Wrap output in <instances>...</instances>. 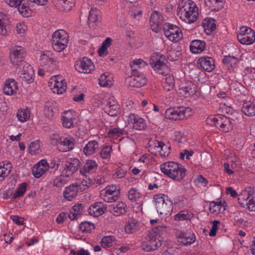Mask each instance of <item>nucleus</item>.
Returning <instances> with one entry per match:
<instances>
[{
	"label": "nucleus",
	"mask_w": 255,
	"mask_h": 255,
	"mask_svg": "<svg viewBox=\"0 0 255 255\" xmlns=\"http://www.w3.org/2000/svg\"><path fill=\"white\" fill-rule=\"evenodd\" d=\"M164 20L162 14L157 11L152 12L150 17V23L152 30L156 31L158 28L163 23Z\"/></svg>",
	"instance_id": "393cba45"
},
{
	"label": "nucleus",
	"mask_w": 255,
	"mask_h": 255,
	"mask_svg": "<svg viewBox=\"0 0 255 255\" xmlns=\"http://www.w3.org/2000/svg\"><path fill=\"white\" fill-rule=\"evenodd\" d=\"M120 192L116 185L107 186L100 192V197L105 201L112 203L118 199Z\"/></svg>",
	"instance_id": "9d476101"
},
{
	"label": "nucleus",
	"mask_w": 255,
	"mask_h": 255,
	"mask_svg": "<svg viewBox=\"0 0 255 255\" xmlns=\"http://www.w3.org/2000/svg\"><path fill=\"white\" fill-rule=\"evenodd\" d=\"M179 92L183 96L189 97L195 93V86L191 83L187 86H182L179 88Z\"/></svg>",
	"instance_id": "49530a36"
},
{
	"label": "nucleus",
	"mask_w": 255,
	"mask_h": 255,
	"mask_svg": "<svg viewBox=\"0 0 255 255\" xmlns=\"http://www.w3.org/2000/svg\"><path fill=\"white\" fill-rule=\"evenodd\" d=\"M57 5L61 10L69 12L75 5V0H58Z\"/></svg>",
	"instance_id": "79ce46f5"
},
{
	"label": "nucleus",
	"mask_w": 255,
	"mask_h": 255,
	"mask_svg": "<svg viewBox=\"0 0 255 255\" xmlns=\"http://www.w3.org/2000/svg\"><path fill=\"white\" fill-rule=\"evenodd\" d=\"M165 77L162 80L163 88L167 91L172 90L174 87L175 81L173 75L165 74Z\"/></svg>",
	"instance_id": "37998d69"
},
{
	"label": "nucleus",
	"mask_w": 255,
	"mask_h": 255,
	"mask_svg": "<svg viewBox=\"0 0 255 255\" xmlns=\"http://www.w3.org/2000/svg\"><path fill=\"white\" fill-rule=\"evenodd\" d=\"M80 160L76 157L68 158L65 162L62 173L67 177L72 175L78 169Z\"/></svg>",
	"instance_id": "dca6fc26"
},
{
	"label": "nucleus",
	"mask_w": 255,
	"mask_h": 255,
	"mask_svg": "<svg viewBox=\"0 0 255 255\" xmlns=\"http://www.w3.org/2000/svg\"><path fill=\"white\" fill-rule=\"evenodd\" d=\"M99 11L97 9H91L89 12L88 24L89 26L94 27V24L98 20Z\"/></svg>",
	"instance_id": "6e6d98bb"
},
{
	"label": "nucleus",
	"mask_w": 255,
	"mask_h": 255,
	"mask_svg": "<svg viewBox=\"0 0 255 255\" xmlns=\"http://www.w3.org/2000/svg\"><path fill=\"white\" fill-rule=\"evenodd\" d=\"M28 69L26 72L25 70L22 71L20 73L19 77L22 81H25L27 83H30L33 82V72L32 68L30 65H27Z\"/></svg>",
	"instance_id": "de8ad7c7"
},
{
	"label": "nucleus",
	"mask_w": 255,
	"mask_h": 255,
	"mask_svg": "<svg viewBox=\"0 0 255 255\" xmlns=\"http://www.w3.org/2000/svg\"><path fill=\"white\" fill-rule=\"evenodd\" d=\"M207 124L215 126L220 130L227 132L233 128L231 119L222 115L211 116L206 119Z\"/></svg>",
	"instance_id": "7ed1b4c3"
},
{
	"label": "nucleus",
	"mask_w": 255,
	"mask_h": 255,
	"mask_svg": "<svg viewBox=\"0 0 255 255\" xmlns=\"http://www.w3.org/2000/svg\"><path fill=\"white\" fill-rule=\"evenodd\" d=\"M154 199L156 206V208L158 207V206L163 204L167 200L170 199L168 197L164 194H158L154 196Z\"/></svg>",
	"instance_id": "052dcab7"
},
{
	"label": "nucleus",
	"mask_w": 255,
	"mask_h": 255,
	"mask_svg": "<svg viewBox=\"0 0 255 255\" xmlns=\"http://www.w3.org/2000/svg\"><path fill=\"white\" fill-rule=\"evenodd\" d=\"M112 147L111 145H105L101 149L100 154L102 158L108 159L111 157Z\"/></svg>",
	"instance_id": "0e129e2a"
},
{
	"label": "nucleus",
	"mask_w": 255,
	"mask_h": 255,
	"mask_svg": "<svg viewBox=\"0 0 255 255\" xmlns=\"http://www.w3.org/2000/svg\"><path fill=\"white\" fill-rule=\"evenodd\" d=\"M197 64L205 71L211 72L215 67V61L213 58L207 56H203L198 59Z\"/></svg>",
	"instance_id": "b1692460"
},
{
	"label": "nucleus",
	"mask_w": 255,
	"mask_h": 255,
	"mask_svg": "<svg viewBox=\"0 0 255 255\" xmlns=\"http://www.w3.org/2000/svg\"><path fill=\"white\" fill-rule=\"evenodd\" d=\"M17 89V83L13 79L6 80L3 87V92L7 95H12L16 92Z\"/></svg>",
	"instance_id": "cd10ccee"
},
{
	"label": "nucleus",
	"mask_w": 255,
	"mask_h": 255,
	"mask_svg": "<svg viewBox=\"0 0 255 255\" xmlns=\"http://www.w3.org/2000/svg\"><path fill=\"white\" fill-rule=\"evenodd\" d=\"M127 169L123 167H119L115 169L112 177L115 179H121L124 177L127 174Z\"/></svg>",
	"instance_id": "e2e57ef3"
},
{
	"label": "nucleus",
	"mask_w": 255,
	"mask_h": 255,
	"mask_svg": "<svg viewBox=\"0 0 255 255\" xmlns=\"http://www.w3.org/2000/svg\"><path fill=\"white\" fill-rule=\"evenodd\" d=\"M147 65V63L141 59H135L130 62L132 73H141L140 70Z\"/></svg>",
	"instance_id": "4c0bfd02"
},
{
	"label": "nucleus",
	"mask_w": 255,
	"mask_h": 255,
	"mask_svg": "<svg viewBox=\"0 0 255 255\" xmlns=\"http://www.w3.org/2000/svg\"><path fill=\"white\" fill-rule=\"evenodd\" d=\"M116 242V238L114 236H105L104 237L101 241V243L103 248L108 249L112 247Z\"/></svg>",
	"instance_id": "603ef678"
},
{
	"label": "nucleus",
	"mask_w": 255,
	"mask_h": 255,
	"mask_svg": "<svg viewBox=\"0 0 255 255\" xmlns=\"http://www.w3.org/2000/svg\"><path fill=\"white\" fill-rule=\"evenodd\" d=\"M128 14L134 21H138L142 17V10L138 4H133L129 7Z\"/></svg>",
	"instance_id": "2f4dec72"
},
{
	"label": "nucleus",
	"mask_w": 255,
	"mask_h": 255,
	"mask_svg": "<svg viewBox=\"0 0 255 255\" xmlns=\"http://www.w3.org/2000/svg\"><path fill=\"white\" fill-rule=\"evenodd\" d=\"M175 235L178 242L184 245H191L196 240L194 234L191 232L186 233L180 230H176Z\"/></svg>",
	"instance_id": "a211bd4d"
},
{
	"label": "nucleus",
	"mask_w": 255,
	"mask_h": 255,
	"mask_svg": "<svg viewBox=\"0 0 255 255\" xmlns=\"http://www.w3.org/2000/svg\"><path fill=\"white\" fill-rule=\"evenodd\" d=\"M164 57L158 56H153L151 59L150 63L154 70L159 74L165 75L168 73L169 68L164 62Z\"/></svg>",
	"instance_id": "2eb2a0df"
},
{
	"label": "nucleus",
	"mask_w": 255,
	"mask_h": 255,
	"mask_svg": "<svg viewBox=\"0 0 255 255\" xmlns=\"http://www.w3.org/2000/svg\"><path fill=\"white\" fill-rule=\"evenodd\" d=\"M193 214L187 210L180 211L174 216V220L176 221H182L190 220L193 217Z\"/></svg>",
	"instance_id": "a18cd8bd"
},
{
	"label": "nucleus",
	"mask_w": 255,
	"mask_h": 255,
	"mask_svg": "<svg viewBox=\"0 0 255 255\" xmlns=\"http://www.w3.org/2000/svg\"><path fill=\"white\" fill-rule=\"evenodd\" d=\"M27 187V184L23 182L18 185L15 193L13 194V198L16 199L22 196L25 193Z\"/></svg>",
	"instance_id": "bf43d9fd"
},
{
	"label": "nucleus",
	"mask_w": 255,
	"mask_h": 255,
	"mask_svg": "<svg viewBox=\"0 0 255 255\" xmlns=\"http://www.w3.org/2000/svg\"><path fill=\"white\" fill-rule=\"evenodd\" d=\"M206 43L200 40H193L190 44V50L193 53L198 54L203 51L206 48Z\"/></svg>",
	"instance_id": "f704fd0d"
},
{
	"label": "nucleus",
	"mask_w": 255,
	"mask_h": 255,
	"mask_svg": "<svg viewBox=\"0 0 255 255\" xmlns=\"http://www.w3.org/2000/svg\"><path fill=\"white\" fill-rule=\"evenodd\" d=\"M172 138L173 141L177 143H184L187 141L186 136L180 131H175Z\"/></svg>",
	"instance_id": "13d9d810"
},
{
	"label": "nucleus",
	"mask_w": 255,
	"mask_h": 255,
	"mask_svg": "<svg viewBox=\"0 0 255 255\" xmlns=\"http://www.w3.org/2000/svg\"><path fill=\"white\" fill-rule=\"evenodd\" d=\"M68 43V35L63 29L56 31L52 35V46L58 52H61L65 49Z\"/></svg>",
	"instance_id": "0eeeda50"
},
{
	"label": "nucleus",
	"mask_w": 255,
	"mask_h": 255,
	"mask_svg": "<svg viewBox=\"0 0 255 255\" xmlns=\"http://www.w3.org/2000/svg\"><path fill=\"white\" fill-rule=\"evenodd\" d=\"M26 55V51L25 47L15 45L10 50V61L13 65H17L23 61Z\"/></svg>",
	"instance_id": "ddd939ff"
},
{
	"label": "nucleus",
	"mask_w": 255,
	"mask_h": 255,
	"mask_svg": "<svg viewBox=\"0 0 255 255\" xmlns=\"http://www.w3.org/2000/svg\"><path fill=\"white\" fill-rule=\"evenodd\" d=\"M238 41L244 45H250L255 41V32L247 26H242L237 34Z\"/></svg>",
	"instance_id": "1a4fd4ad"
},
{
	"label": "nucleus",
	"mask_w": 255,
	"mask_h": 255,
	"mask_svg": "<svg viewBox=\"0 0 255 255\" xmlns=\"http://www.w3.org/2000/svg\"><path fill=\"white\" fill-rule=\"evenodd\" d=\"M58 113V109L52 102L47 103L44 107V114L48 118H52Z\"/></svg>",
	"instance_id": "09e8293b"
},
{
	"label": "nucleus",
	"mask_w": 255,
	"mask_h": 255,
	"mask_svg": "<svg viewBox=\"0 0 255 255\" xmlns=\"http://www.w3.org/2000/svg\"><path fill=\"white\" fill-rule=\"evenodd\" d=\"M234 225L243 227L247 224V222L244 218L243 214L241 212H237L234 213Z\"/></svg>",
	"instance_id": "5fc2aeb1"
},
{
	"label": "nucleus",
	"mask_w": 255,
	"mask_h": 255,
	"mask_svg": "<svg viewBox=\"0 0 255 255\" xmlns=\"http://www.w3.org/2000/svg\"><path fill=\"white\" fill-rule=\"evenodd\" d=\"M99 149V143L95 140L89 141L83 148V153L86 156L92 155Z\"/></svg>",
	"instance_id": "c85d7f7f"
},
{
	"label": "nucleus",
	"mask_w": 255,
	"mask_h": 255,
	"mask_svg": "<svg viewBox=\"0 0 255 255\" xmlns=\"http://www.w3.org/2000/svg\"><path fill=\"white\" fill-rule=\"evenodd\" d=\"M125 231L128 234H133L140 229V223L135 219H130L125 225Z\"/></svg>",
	"instance_id": "c756f323"
},
{
	"label": "nucleus",
	"mask_w": 255,
	"mask_h": 255,
	"mask_svg": "<svg viewBox=\"0 0 255 255\" xmlns=\"http://www.w3.org/2000/svg\"><path fill=\"white\" fill-rule=\"evenodd\" d=\"M102 108L109 115L117 116L120 112V105L114 97L105 100L102 103Z\"/></svg>",
	"instance_id": "4468645a"
},
{
	"label": "nucleus",
	"mask_w": 255,
	"mask_h": 255,
	"mask_svg": "<svg viewBox=\"0 0 255 255\" xmlns=\"http://www.w3.org/2000/svg\"><path fill=\"white\" fill-rule=\"evenodd\" d=\"M30 113L27 109H19L16 113L17 120L21 123L26 122L30 117Z\"/></svg>",
	"instance_id": "8fccbe9b"
},
{
	"label": "nucleus",
	"mask_w": 255,
	"mask_h": 255,
	"mask_svg": "<svg viewBox=\"0 0 255 255\" xmlns=\"http://www.w3.org/2000/svg\"><path fill=\"white\" fill-rule=\"evenodd\" d=\"M177 11L180 19L188 24L195 22L199 16L198 8L191 0L182 1L178 6Z\"/></svg>",
	"instance_id": "f257e3e1"
},
{
	"label": "nucleus",
	"mask_w": 255,
	"mask_h": 255,
	"mask_svg": "<svg viewBox=\"0 0 255 255\" xmlns=\"http://www.w3.org/2000/svg\"><path fill=\"white\" fill-rule=\"evenodd\" d=\"M202 25L204 28L205 32L207 35L210 34L216 28L214 19L211 18H207L204 19L202 23Z\"/></svg>",
	"instance_id": "a19ab883"
},
{
	"label": "nucleus",
	"mask_w": 255,
	"mask_h": 255,
	"mask_svg": "<svg viewBox=\"0 0 255 255\" xmlns=\"http://www.w3.org/2000/svg\"><path fill=\"white\" fill-rule=\"evenodd\" d=\"M160 169L164 174L178 181L184 178L186 171L182 165L173 161H169L161 164Z\"/></svg>",
	"instance_id": "f03ea898"
},
{
	"label": "nucleus",
	"mask_w": 255,
	"mask_h": 255,
	"mask_svg": "<svg viewBox=\"0 0 255 255\" xmlns=\"http://www.w3.org/2000/svg\"><path fill=\"white\" fill-rule=\"evenodd\" d=\"M127 211V206L126 203L119 202L112 205L111 213L115 216H120L125 215Z\"/></svg>",
	"instance_id": "473e14b6"
},
{
	"label": "nucleus",
	"mask_w": 255,
	"mask_h": 255,
	"mask_svg": "<svg viewBox=\"0 0 255 255\" xmlns=\"http://www.w3.org/2000/svg\"><path fill=\"white\" fill-rule=\"evenodd\" d=\"M99 84L102 87L111 86L113 84L112 77L109 75L103 74L99 79Z\"/></svg>",
	"instance_id": "864d4df0"
},
{
	"label": "nucleus",
	"mask_w": 255,
	"mask_h": 255,
	"mask_svg": "<svg viewBox=\"0 0 255 255\" xmlns=\"http://www.w3.org/2000/svg\"><path fill=\"white\" fill-rule=\"evenodd\" d=\"M76 114L74 111L69 110L63 113L62 118V125L66 128H71L74 127V121Z\"/></svg>",
	"instance_id": "a878e982"
},
{
	"label": "nucleus",
	"mask_w": 255,
	"mask_h": 255,
	"mask_svg": "<svg viewBox=\"0 0 255 255\" xmlns=\"http://www.w3.org/2000/svg\"><path fill=\"white\" fill-rule=\"evenodd\" d=\"M49 164L46 160L42 159L35 164L32 168L33 176L37 178H40L48 169Z\"/></svg>",
	"instance_id": "4be33fe9"
},
{
	"label": "nucleus",
	"mask_w": 255,
	"mask_h": 255,
	"mask_svg": "<svg viewBox=\"0 0 255 255\" xmlns=\"http://www.w3.org/2000/svg\"><path fill=\"white\" fill-rule=\"evenodd\" d=\"M79 229L84 233H90L94 229V225L89 222H83L80 224Z\"/></svg>",
	"instance_id": "680f3d73"
},
{
	"label": "nucleus",
	"mask_w": 255,
	"mask_h": 255,
	"mask_svg": "<svg viewBox=\"0 0 255 255\" xmlns=\"http://www.w3.org/2000/svg\"><path fill=\"white\" fill-rule=\"evenodd\" d=\"M28 150L31 154L35 155L38 153L40 151L39 142L37 141L31 142L29 146Z\"/></svg>",
	"instance_id": "338daca9"
},
{
	"label": "nucleus",
	"mask_w": 255,
	"mask_h": 255,
	"mask_svg": "<svg viewBox=\"0 0 255 255\" xmlns=\"http://www.w3.org/2000/svg\"><path fill=\"white\" fill-rule=\"evenodd\" d=\"M151 150H154L155 154H158L161 157L168 156L171 152V146L170 143L166 141L154 140L153 144L150 145Z\"/></svg>",
	"instance_id": "f8f14e48"
},
{
	"label": "nucleus",
	"mask_w": 255,
	"mask_h": 255,
	"mask_svg": "<svg viewBox=\"0 0 255 255\" xmlns=\"http://www.w3.org/2000/svg\"><path fill=\"white\" fill-rule=\"evenodd\" d=\"M10 32L8 25V17L6 15L0 12V35L6 36Z\"/></svg>",
	"instance_id": "bb28decb"
},
{
	"label": "nucleus",
	"mask_w": 255,
	"mask_h": 255,
	"mask_svg": "<svg viewBox=\"0 0 255 255\" xmlns=\"http://www.w3.org/2000/svg\"><path fill=\"white\" fill-rule=\"evenodd\" d=\"M75 67L78 72L85 74L90 73L95 68L91 60L86 57L77 61Z\"/></svg>",
	"instance_id": "f3484780"
},
{
	"label": "nucleus",
	"mask_w": 255,
	"mask_h": 255,
	"mask_svg": "<svg viewBox=\"0 0 255 255\" xmlns=\"http://www.w3.org/2000/svg\"><path fill=\"white\" fill-rule=\"evenodd\" d=\"M157 212L160 215H171L173 210V203L170 199L167 200L163 204L158 206Z\"/></svg>",
	"instance_id": "72a5a7b5"
},
{
	"label": "nucleus",
	"mask_w": 255,
	"mask_h": 255,
	"mask_svg": "<svg viewBox=\"0 0 255 255\" xmlns=\"http://www.w3.org/2000/svg\"><path fill=\"white\" fill-rule=\"evenodd\" d=\"M68 177H67V176L63 173L57 176L53 180V186L57 188H62L67 184L68 181L67 179Z\"/></svg>",
	"instance_id": "3c124183"
},
{
	"label": "nucleus",
	"mask_w": 255,
	"mask_h": 255,
	"mask_svg": "<svg viewBox=\"0 0 255 255\" xmlns=\"http://www.w3.org/2000/svg\"><path fill=\"white\" fill-rule=\"evenodd\" d=\"M238 201L243 207L255 212V190L252 187L243 190L239 194Z\"/></svg>",
	"instance_id": "20e7f679"
},
{
	"label": "nucleus",
	"mask_w": 255,
	"mask_h": 255,
	"mask_svg": "<svg viewBox=\"0 0 255 255\" xmlns=\"http://www.w3.org/2000/svg\"><path fill=\"white\" fill-rule=\"evenodd\" d=\"M78 185L72 184L65 188L63 192L64 197L69 201L75 198L78 193Z\"/></svg>",
	"instance_id": "c9c22d12"
},
{
	"label": "nucleus",
	"mask_w": 255,
	"mask_h": 255,
	"mask_svg": "<svg viewBox=\"0 0 255 255\" xmlns=\"http://www.w3.org/2000/svg\"><path fill=\"white\" fill-rule=\"evenodd\" d=\"M49 86L53 90V93L62 94L67 89V83L62 76L57 75L51 78L49 82Z\"/></svg>",
	"instance_id": "9b49d317"
},
{
	"label": "nucleus",
	"mask_w": 255,
	"mask_h": 255,
	"mask_svg": "<svg viewBox=\"0 0 255 255\" xmlns=\"http://www.w3.org/2000/svg\"><path fill=\"white\" fill-rule=\"evenodd\" d=\"M12 166L7 161L0 162V181H2L10 173Z\"/></svg>",
	"instance_id": "e433bc0d"
},
{
	"label": "nucleus",
	"mask_w": 255,
	"mask_h": 255,
	"mask_svg": "<svg viewBox=\"0 0 255 255\" xmlns=\"http://www.w3.org/2000/svg\"><path fill=\"white\" fill-rule=\"evenodd\" d=\"M112 42L111 38H106L103 42L101 47L99 49L98 52L100 56H102L105 54L108 47H109Z\"/></svg>",
	"instance_id": "69168bd1"
},
{
	"label": "nucleus",
	"mask_w": 255,
	"mask_h": 255,
	"mask_svg": "<svg viewBox=\"0 0 255 255\" xmlns=\"http://www.w3.org/2000/svg\"><path fill=\"white\" fill-rule=\"evenodd\" d=\"M163 29L165 37L172 42H178L182 38L181 30L176 25L166 23Z\"/></svg>",
	"instance_id": "6e6552de"
},
{
	"label": "nucleus",
	"mask_w": 255,
	"mask_h": 255,
	"mask_svg": "<svg viewBox=\"0 0 255 255\" xmlns=\"http://www.w3.org/2000/svg\"><path fill=\"white\" fill-rule=\"evenodd\" d=\"M75 139L70 135L63 136L59 146V150L66 152L73 149L75 147Z\"/></svg>",
	"instance_id": "5701e85b"
},
{
	"label": "nucleus",
	"mask_w": 255,
	"mask_h": 255,
	"mask_svg": "<svg viewBox=\"0 0 255 255\" xmlns=\"http://www.w3.org/2000/svg\"><path fill=\"white\" fill-rule=\"evenodd\" d=\"M148 237L153 251L156 250L161 246L162 243L161 240L159 239V237L157 235L156 231L153 230L152 231L149 232Z\"/></svg>",
	"instance_id": "ea45409f"
},
{
	"label": "nucleus",
	"mask_w": 255,
	"mask_h": 255,
	"mask_svg": "<svg viewBox=\"0 0 255 255\" xmlns=\"http://www.w3.org/2000/svg\"><path fill=\"white\" fill-rule=\"evenodd\" d=\"M98 168V164L94 160H88L81 166L80 172L86 178L96 172Z\"/></svg>",
	"instance_id": "412c9836"
},
{
	"label": "nucleus",
	"mask_w": 255,
	"mask_h": 255,
	"mask_svg": "<svg viewBox=\"0 0 255 255\" xmlns=\"http://www.w3.org/2000/svg\"><path fill=\"white\" fill-rule=\"evenodd\" d=\"M192 109L190 107H177L167 109L165 113L167 119L173 120H185L193 115Z\"/></svg>",
	"instance_id": "39448f33"
},
{
	"label": "nucleus",
	"mask_w": 255,
	"mask_h": 255,
	"mask_svg": "<svg viewBox=\"0 0 255 255\" xmlns=\"http://www.w3.org/2000/svg\"><path fill=\"white\" fill-rule=\"evenodd\" d=\"M128 121L132 128L136 130H142L146 128V124L144 119L137 115L130 113L128 116Z\"/></svg>",
	"instance_id": "6ab92c4d"
},
{
	"label": "nucleus",
	"mask_w": 255,
	"mask_h": 255,
	"mask_svg": "<svg viewBox=\"0 0 255 255\" xmlns=\"http://www.w3.org/2000/svg\"><path fill=\"white\" fill-rule=\"evenodd\" d=\"M18 7V11L23 16L28 17L31 15V12L28 6L22 4Z\"/></svg>",
	"instance_id": "774afa93"
},
{
	"label": "nucleus",
	"mask_w": 255,
	"mask_h": 255,
	"mask_svg": "<svg viewBox=\"0 0 255 255\" xmlns=\"http://www.w3.org/2000/svg\"><path fill=\"white\" fill-rule=\"evenodd\" d=\"M141 197V193L136 188H131L128 192V198L131 202H136Z\"/></svg>",
	"instance_id": "4d7b16f0"
},
{
	"label": "nucleus",
	"mask_w": 255,
	"mask_h": 255,
	"mask_svg": "<svg viewBox=\"0 0 255 255\" xmlns=\"http://www.w3.org/2000/svg\"><path fill=\"white\" fill-rule=\"evenodd\" d=\"M102 205V203L100 202L93 204L89 208V214L94 217H99L103 214L106 208H104Z\"/></svg>",
	"instance_id": "7c9ffc66"
},
{
	"label": "nucleus",
	"mask_w": 255,
	"mask_h": 255,
	"mask_svg": "<svg viewBox=\"0 0 255 255\" xmlns=\"http://www.w3.org/2000/svg\"><path fill=\"white\" fill-rule=\"evenodd\" d=\"M243 113L248 116H255V101H247L244 103L242 108Z\"/></svg>",
	"instance_id": "58836bf2"
},
{
	"label": "nucleus",
	"mask_w": 255,
	"mask_h": 255,
	"mask_svg": "<svg viewBox=\"0 0 255 255\" xmlns=\"http://www.w3.org/2000/svg\"><path fill=\"white\" fill-rule=\"evenodd\" d=\"M225 202L221 201H213L210 204L209 209L211 212L218 214L223 212L226 210Z\"/></svg>",
	"instance_id": "c03bdc74"
},
{
	"label": "nucleus",
	"mask_w": 255,
	"mask_h": 255,
	"mask_svg": "<svg viewBox=\"0 0 255 255\" xmlns=\"http://www.w3.org/2000/svg\"><path fill=\"white\" fill-rule=\"evenodd\" d=\"M40 64L48 73L55 72L59 68L58 62L55 59L53 54L49 51H43L40 56Z\"/></svg>",
	"instance_id": "423d86ee"
},
{
	"label": "nucleus",
	"mask_w": 255,
	"mask_h": 255,
	"mask_svg": "<svg viewBox=\"0 0 255 255\" xmlns=\"http://www.w3.org/2000/svg\"><path fill=\"white\" fill-rule=\"evenodd\" d=\"M128 81L130 87L140 88L145 85L147 79L142 73H131Z\"/></svg>",
	"instance_id": "aec40b11"
}]
</instances>
